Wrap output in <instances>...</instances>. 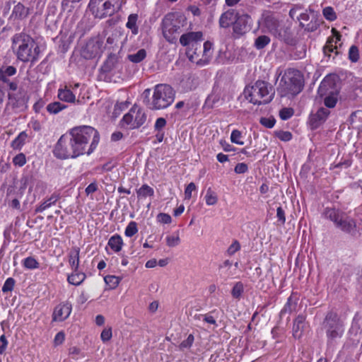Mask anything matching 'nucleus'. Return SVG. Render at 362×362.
Masks as SVG:
<instances>
[{
    "instance_id": "f257e3e1",
    "label": "nucleus",
    "mask_w": 362,
    "mask_h": 362,
    "mask_svg": "<svg viewBox=\"0 0 362 362\" xmlns=\"http://www.w3.org/2000/svg\"><path fill=\"white\" fill-rule=\"evenodd\" d=\"M68 134L81 155H90L96 148L100 141L98 132L90 126L74 127Z\"/></svg>"
},
{
    "instance_id": "f03ea898",
    "label": "nucleus",
    "mask_w": 362,
    "mask_h": 362,
    "mask_svg": "<svg viewBox=\"0 0 362 362\" xmlns=\"http://www.w3.org/2000/svg\"><path fill=\"white\" fill-rule=\"evenodd\" d=\"M12 49L17 59L23 62H34L40 54L38 44L30 35L23 33L13 37Z\"/></svg>"
},
{
    "instance_id": "7ed1b4c3",
    "label": "nucleus",
    "mask_w": 362,
    "mask_h": 362,
    "mask_svg": "<svg viewBox=\"0 0 362 362\" xmlns=\"http://www.w3.org/2000/svg\"><path fill=\"white\" fill-rule=\"evenodd\" d=\"M273 95L272 88L264 81H257L253 85L246 86L243 90L244 98L258 105L269 103Z\"/></svg>"
},
{
    "instance_id": "20e7f679",
    "label": "nucleus",
    "mask_w": 362,
    "mask_h": 362,
    "mask_svg": "<svg viewBox=\"0 0 362 362\" xmlns=\"http://www.w3.org/2000/svg\"><path fill=\"white\" fill-rule=\"evenodd\" d=\"M175 97V93L170 86L158 84L153 88L152 96L146 105L153 110L165 109L173 103Z\"/></svg>"
},
{
    "instance_id": "39448f33",
    "label": "nucleus",
    "mask_w": 362,
    "mask_h": 362,
    "mask_svg": "<svg viewBox=\"0 0 362 362\" xmlns=\"http://www.w3.org/2000/svg\"><path fill=\"white\" fill-rule=\"evenodd\" d=\"M303 86V79L300 72L294 69H288L282 76L277 90L281 97H293L302 90Z\"/></svg>"
},
{
    "instance_id": "423d86ee",
    "label": "nucleus",
    "mask_w": 362,
    "mask_h": 362,
    "mask_svg": "<svg viewBox=\"0 0 362 362\" xmlns=\"http://www.w3.org/2000/svg\"><path fill=\"white\" fill-rule=\"evenodd\" d=\"M187 25V18L180 13H169L163 21V33L164 37L170 43L175 42L177 35Z\"/></svg>"
},
{
    "instance_id": "0eeeda50",
    "label": "nucleus",
    "mask_w": 362,
    "mask_h": 362,
    "mask_svg": "<svg viewBox=\"0 0 362 362\" xmlns=\"http://www.w3.org/2000/svg\"><path fill=\"white\" fill-rule=\"evenodd\" d=\"M122 4V0H90L88 8L95 18L102 19L119 11Z\"/></svg>"
},
{
    "instance_id": "6e6552de",
    "label": "nucleus",
    "mask_w": 362,
    "mask_h": 362,
    "mask_svg": "<svg viewBox=\"0 0 362 362\" xmlns=\"http://www.w3.org/2000/svg\"><path fill=\"white\" fill-rule=\"evenodd\" d=\"M325 216L332 221L337 228L346 233H352L355 230L356 224L355 221L347 216L342 211L333 208L326 209L325 211Z\"/></svg>"
},
{
    "instance_id": "1a4fd4ad",
    "label": "nucleus",
    "mask_w": 362,
    "mask_h": 362,
    "mask_svg": "<svg viewBox=\"0 0 362 362\" xmlns=\"http://www.w3.org/2000/svg\"><path fill=\"white\" fill-rule=\"evenodd\" d=\"M53 153L60 159L75 158L81 156L69 134L62 135L59 138Z\"/></svg>"
},
{
    "instance_id": "9d476101",
    "label": "nucleus",
    "mask_w": 362,
    "mask_h": 362,
    "mask_svg": "<svg viewBox=\"0 0 362 362\" xmlns=\"http://www.w3.org/2000/svg\"><path fill=\"white\" fill-rule=\"evenodd\" d=\"M262 24L264 29L279 38L286 39L290 35L289 28L269 13L263 16Z\"/></svg>"
},
{
    "instance_id": "9b49d317",
    "label": "nucleus",
    "mask_w": 362,
    "mask_h": 362,
    "mask_svg": "<svg viewBox=\"0 0 362 362\" xmlns=\"http://www.w3.org/2000/svg\"><path fill=\"white\" fill-rule=\"evenodd\" d=\"M146 121V115L144 111L134 105L129 111L125 114L121 121L122 127L134 129L142 126Z\"/></svg>"
},
{
    "instance_id": "f8f14e48",
    "label": "nucleus",
    "mask_w": 362,
    "mask_h": 362,
    "mask_svg": "<svg viewBox=\"0 0 362 362\" xmlns=\"http://www.w3.org/2000/svg\"><path fill=\"white\" fill-rule=\"evenodd\" d=\"M104 49L103 38L95 37L86 43L81 52V54L86 59H93L100 57Z\"/></svg>"
},
{
    "instance_id": "ddd939ff",
    "label": "nucleus",
    "mask_w": 362,
    "mask_h": 362,
    "mask_svg": "<svg viewBox=\"0 0 362 362\" xmlns=\"http://www.w3.org/2000/svg\"><path fill=\"white\" fill-rule=\"evenodd\" d=\"M72 310V305L69 302H63L57 305L52 314V320L62 322L67 319Z\"/></svg>"
},
{
    "instance_id": "4468645a",
    "label": "nucleus",
    "mask_w": 362,
    "mask_h": 362,
    "mask_svg": "<svg viewBox=\"0 0 362 362\" xmlns=\"http://www.w3.org/2000/svg\"><path fill=\"white\" fill-rule=\"evenodd\" d=\"M203 40V33L202 31L188 32L180 36V43L184 47L192 46V47H194L197 42Z\"/></svg>"
},
{
    "instance_id": "2eb2a0df",
    "label": "nucleus",
    "mask_w": 362,
    "mask_h": 362,
    "mask_svg": "<svg viewBox=\"0 0 362 362\" xmlns=\"http://www.w3.org/2000/svg\"><path fill=\"white\" fill-rule=\"evenodd\" d=\"M250 18L247 15H238L233 23V33L238 37L244 35L249 30L248 21Z\"/></svg>"
},
{
    "instance_id": "dca6fc26",
    "label": "nucleus",
    "mask_w": 362,
    "mask_h": 362,
    "mask_svg": "<svg viewBox=\"0 0 362 362\" xmlns=\"http://www.w3.org/2000/svg\"><path fill=\"white\" fill-rule=\"evenodd\" d=\"M332 36L327 39L326 45L323 48L325 54L328 57H330L332 52H335L336 54L338 53L337 44L341 39V35L335 28L332 29Z\"/></svg>"
},
{
    "instance_id": "f3484780",
    "label": "nucleus",
    "mask_w": 362,
    "mask_h": 362,
    "mask_svg": "<svg viewBox=\"0 0 362 362\" xmlns=\"http://www.w3.org/2000/svg\"><path fill=\"white\" fill-rule=\"evenodd\" d=\"M327 326V336L328 338L333 339L341 336L343 329L341 325L337 320H331L329 317L325 320Z\"/></svg>"
},
{
    "instance_id": "a211bd4d",
    "label": "nucleus",
    "mask_w": 362,
    "mask_h": 362,
    "mask_svg": "<svg viewBox=\"0 0 362 362\" xmlns=\"http://www.w3.org/2000/svg\"><path fill=\"white\" fill-rule=\"evenodd\" d=\"M238 14L234 10H228L224 12L219 18V25L221 28H228L233 25Z\"/></svg>"
},
{
    "instance_id": "6ab92c4d",
    "label": "nucleus",
    "mask_w": 362,
    "mask_h": 362,
    "mask_svg": "<svg viewBox=\"0 0 362 362\" xmlns=\"http://www.w3.org/2000/svg\"><path fill=\"white\" fill-rule=\"evenodd\" d=\"M305 318L303 315H298L293 322V336L296 339H300L305 328Z\"/></svg>"
},
{
    "instance_id": "aec40b11",
    "label": "nucleus",
    "mask_w": 362,
    "mask_h": 362,
    "mask_svg": "<svg viewBox=\"0 0 362 362\" xmlns=\"http://www.w3.org/2000/svg\"><path fill=\"white\" fill-rule=\"evenodd\" d=\"M30 10L24 5L18 3L13 7L11 17L14 19L23 20L28 17Z\"/></svg>"
},
{
    "instance_id": "412c9836",
    "label": "nucleus",
    "mask_w": 362,
    "mask_h": 362,
    "mask_svg": "<svg viewBox=\"0 0 362 362\" xmlns=\"http://www.w3.org/2000/svg\"><path fill=\"white\" fill-rule=\"evenodd\" d=\"M79 254L80 248L78 247H73L69 255V263L74 270H77L79 266Z\"/></svg>"
},
{
    "instance_id": "4be33fe9",
    "label": "nucleus",
    "mask_w": 362,
    "mask_h": 362,
    "mask_svg": "<svg viewBox=\"0 0 362 362\" xmlns=\"http://www.w3.org/2000/svg\"><path fill=\"white\" fill-rule=\"evenodd\" d=\"M124 243L119 235H114L109 239L107 246L115 252H119L122 250Z\"/></svg>"
},
{
    "instance_id": "5701e85b",
    "label": "nucleus",
    "mask_w": 362,
    "mask_h": 362,
    "mask_svg": "<svg viewBox=\"0 0 362 362\" xmlns=\"http://www.w3.org/2000/svg\"><path fill=\"white\" fill-rule=\"evenodd\" d=\"M329 114V111L322 107L312 117L313 125L317 127L319 124L325 121L327 116Z\"/></svg>"
},
{
    "instance_id": "b1692460",
    "label": "nucleus",
    "mask_w": 362,
    "mask_h": 362,
    "mask_svg": "<svg viewBox=\"0 0 362 362\" xmlns=\"http://www.w3.org/2000/svg\"><path fill=\"white\" fill-rule=\"evenodd\" d=\"M58 98L60 100L66 103H74L76 100L75 95L66 87L59 89Z\"/></svg>"
},
{
    "instance_id": "393cba45",
    "label": "nucleus",
    "mask_w": 362,
    "mask_h": 362,
    "mask_svg": "<svg viewBox=\"0 0 362 362\" xmlns=\"http://www.w3.org/2000/svg\"><path fill=\"white\" fill-rule=\"evenodd\" d=\"M58 199V197L55 194H52L49 198L45 200L39 206H37L35 210V213H42L52 205H54Z\"/></svg>"
},
{
    "instance_id": "a878e982",
    "label": "nucleus",
    "mask_w": 362,
    "mask_h": 362,
    "mask_svg": "<svg viewBox=\"0 0 362 362\" xmlns=\"http://www.w3.org/2000/svg\"><path fill=\"white\" fill-rule=\"evenodd\" d=\"M350 122L353 128L358 129L362 133V111L358 110L352 113Z\"/></svg>"
},
{
    "instance_id": "bb28decb",
    "label": "nucleus",
    "mask_w": 362,
    "mask_h": 362,
    "mask_svg": "<svg viewBox=\"0 0 362 362\" xmlns=\"http://www.w3.org/2000/svg\"><path fill=\"white\" fill-rule=\"evenodd\" d=\"M86 279V274L83 272H79L77 270H74V272L68 276V281L69 284L74 286L80 285Z\"/></svg>"
},
{
    "instance_id": "cd10ccee",
    "label": "nucleus",
    "mask_w": 362,
    "mask_h": 362,
    "mask_svg": "<svg viewBox=\"0 0 362 362\" xmlns=\"http://www.w3.org/2000/svg\"><path fill=\"white\" fill-rule=\"evenodd\" d=\"M204 50L202 57V61H199L201 64H207L209 62L210 58L212 55L213 44L209 41H206L204 43Z\"/></svg>"
},
{
    "instance_id": "c85d7f7f",
    "label": "nucleus",
    "mask_w": 362,
    "mask_h": 362,
    "mask_svg": "<svg viewBox=\"0 0 362 362\" xmlns=\"http://www.w3.org/2000/svg\"><path fill=\"white\" fill-rule=\"evenodd\" d=\"M136 194L139 199H145L147 197H153L154 190L151 187L145 184L136 190Z\"/></svg>"
},
{
    "instance_id": "c756f323",
    "label": "nucleus",
    "mask_w": 362,
    "mask_h": 362,
    "mask_svg": "<svg viewBox=\"0 0 362 362\" xmlns=\"http://www.w3.org/2000/svg\"><path fill=\"white\" fill-rule=\"evenodd\" d=\"M186 54L190 62L196 63L199 66L206 65V64L199 63V61H202V58H199V54L197 53L196 49H194V47L189 48L186 52Z\"/></svg>"
},
{
    "instance_id": "7c9ffc66",
    "label": "nucleus",
    "mask_w": 362,
    "mask_h": 362,
    "mask_svg": "<svg viewBox=\"0 0 362 362\" xmlns=\"http://www.w3.org/2000/svg\"><path fill=\"white\" fill-rule=\"evenodd\" d=\"M23 266L28 269H36L40 267V263L33 257H28L22 262Z\"/></svg>"
},
{
    "instance_id": "2f4dec72",
    "label": "nucleus",
    "mask_w": 362,
    "mask_h": 362,
    "mask_svg": "<svg viewBox=\"0 0 362 362\" xmlns=\"http://www.w3.org/2000/svg\"><path fill=\"white\" fill-rule=\"evenodd\" d=\"M205 201L208 206H214L218 202V197L216 194L211 188H209L206 190Z\"/></svg>"
},
{
    "instance_id": "473e14b6",
    "label": "nucleus",
    "mask_w": 362,
    "mask_h": 362,
    "mask_svg": "<svg viewBox=\"0 0 362 362\" xmlns=\"http://www.w3.org/2000/svg\"><path fill=\"white\" fill-rule=\"evenodd\" d=\"M66 106L59 102H54L47 105L46 109L50 114H57L62 110L65 109Z\"/></svg>"
},
{
    "instance_id": "72a5a7b5",
    "label": "nucleus",
    "mask_w": 362,
    "mask_h": 362,
    "mask_svg": "<svg viewBox=\"0 0 362 362\" xmlns=\"http://www.w3.org/2000/svg\"><path fill=\"white\" fill-rule=\"evenodd\" d=\"M146 50L144 49H141L136 53L129 54L128 56V59L134 63H139L141 62L146 57Z\"/></svg>"
},
{
    "instance_id": "f704fd0d",
    "label": "nucleus",
    "mask_w": 362,
    "mask_h": 362,
    "mask_svg": "<svg viewBox=\"0 0 362 362\" xmlns=\"http://www.w3.org/2000/svg\"><path fill=\"white\" fill-rule=\"evenodd\" d=\"M136 21H137V15L136 14H131L128 17V21L127 23V27L132 30L133 34L136 35L138 33V28L136 27Z\"/></svg>"
},
{
    "instance_id": "c9c22d12",
    "label": "nucleus",
    "mask_w": 362,
    "mask_h": 362,
    "mask_svg": "<svg viewBox=\"0 0 362 362\" xmlns=\"http://www.w3.org/2000/svg\"><path fill=\"white\" fill-rule=\"evenodd\" d=\"M120 280L119 277L113 275L106 276L104 278L105 282L111 289L115 288L120 283Z\"/></svg>"
},
{
    "instance_id": "e433bc0d",
    "label": "nucleus",
    "mask_w": 362,
    "mask_h": 362,
    "mask_svg": "<svg viewBox=\"0 0 362 362\" xmlns=\"http://www.w3.org/2000/svg\"><path fill=\"white\" fill-rule=\"evenodd\" d=\"M27 136V134L25 132H21L18 136L12 141V147L13 148H21V147L25 143Z\"/></svg>"
},
{
    "instance_id": "4c0bfd02",
    "label": "nucleus",
    "mask_w": 362,
    "mask_h": 362,
    "mask_svg": "<svg viewBox=\"0 0 362 362\" xmlns=\"http://www.w3.org/2000/svg\"><path fill=\"white\" fill-rule=\"evenodd\" d=\"M165 240L167 245L170 247H176L180 243V238L177 233L168 235Z\"/></svg>"
},
{
    "instance_id": "58836bf2",
    "label": "nucleus",
    "mask_w": 362,
    "mask_h": 362,
    "mask_svg": "<svg viewBox=\"0 0 362 362\" xmlns=\"http://www.w3.org/2000/svg\"><path fill=\"white\" fill-rule=\"evenodd\" d=\"M270 42V38L266 35L258 37L255 42V46L257 49H261L265 47Z\"/></svg>"
},
{
    "instance_id": "ea45409f",
    "label": "nucleus",
    "mask_w": 362,
    "mask_h": 362,
    "mask_svg": "<svg viewBox=\"0 0 362 362\" xmlns=\"http://www.w3.org/2000/svg\"><path fill=\"white\" fill-rule=\"evenodd\" d=\"M322 14L327 21H333L337 19V14L331 6L325 7L322 11Z\"/></svg>"
},
{
    "instance_id": "a19ab883",
    "label": "nucleus",
    "mask_w": 362,
    "mask_h": 362,
    "mask_svg": "<svg viewBox=\"0 0 362 362\" xmlns=\"http://www.w3.org/2000/svg\"><path fill=\"white\" fill-rule=\"evenodd\" d=\"M138 232L137 224L134 221L129 223L125 228L124 234L127 237H132Z\"/></svg>"
},
{
    "instance_id": "79ce46f5",
    "label": "nucleus",
    "mask_w": 362,
    "mask_h": 362,
    "mask_svg": "<svg viewBox=\"0 0 362 362\" xmlns=\"http://www.w3.org/2000/svg\"><path fill=\"white\" fill-rule=\"evenodd\" d=\"M337 102V96L335 93H331L324 100V104L325 106L329 108L334 107Z\"/></svg>"
},
{
    "instance_id": "37998d69",
    "label": "nucleus",
    "mask_w": 362,
    "mask_h": 362,
    "mask_svg": "<svg viewBox=\"0 0 362 362\" xmlns=\"http://www.w3.org/2000/svg\"><path fill=\"white\" fill-rule=\"evenodd\" d=\"M16 284V281L14 279L9 277L8 278L1 288L3 293H8L13 290L14 286Z\"/></svg>"
},
{
    "instance_id": "c03bdc74",
    "label": "nucleus",
    "mask_w": 362,
    "mask_h": 362,
    "mask_svg": "<svg viewBox=\"0 0 362 362\" xmlns=\"http://www.w3.org/2000/svg\"><path fill=\"white\" fill-rule=\"evenodd\" d=\"M242 134L240 131L235 129L231 132L230 140L233 143L238 145H243L244 142L241 141Z\"/></svg>"
},
{
    "instance_id": "a18cd8bd",
    "label": "nucleus",
    "mask_w": 362,
    "mask_h": 362,
    "mask_svg": "<svg viewBox=\"0 0 362 362\" xmlns=\"http://www.w3.org/2000/svg\"><path fill=\"white\" fill-rule=\"evenodd\" d=\"M112 337V331L111 327H106L105 328L101 334H100V339L103 341V342L105 343L111 339Z\"/></svg>"
},
{
    "instance_id": "49530a36",
    "label": "nucleus",
    "mask_w": 362,
    "mask_h": 362,
    "mask_svg": "<svg viewBox=\"0 0 362 362\" xmlns=\"http://www.w3.org/2000/svg\"><path fill=\"white\" fill-rule=\"evenodd\" d=\"M349 58L353 62H356L358 61L359 58V53L357 47L351 46L350 47L349 51Z\"/></svg>"
},
{
    "instance_id": "de8ad7c7",
    "label": "nucleus",
    "mask_w": 362,
    "mask_h": 362,
    "mask_svg": "<svg viewBox=\"0 0 362 362\" xmlns=\"http://www.w3.org/2000/svg\"><path fill=\"white\" fill-rule=\"evenodd\" d=\"M243 292V285L240 282L235 284L232 290V296L234 298H239Z\"/></svg>"
},
{
    "instance_id": "09e8293b",
    "label": "nucleus",
    "mask_w": 362,
    "mask_h": 362,
    "mask_svg": "<svg viewBox=\"0 0 362 362\" xmlns=\"http://www.w3.org/2000/svg\"><path fill=\"white\" fill-rule=\"evenodd\" d=\"M293 115V110L292 108H283L279 112V116L283 120H286L291 117Z\"/></svg>"
},
{
    "instance_id": "8fccbe9b",
    "label": "nucleus",
    "mask_w": 362,
    "mask_h": 362,
    "mask_svg": "<svg viewBox=\"0 0 362 362\" xmlns=\"http://www.w3.org/2000/svg\"><path fill=\"white\" fill-rule=\"evenodd\" d=\"M13 163L15 165L20 167L24 165L26 163L25 155L23 153H19L16 155L13 159Z\"/></svg>"
},
{
    "instance_id": "3c124183",
    "label": "nucleus",
    "mask_w": 362,
    "mask_h": 362,
    "mask_svg": "<svg viewBox=\"0 0 362 362\" xmlns=\"http://www.w3.org/2000/svg\"><path fill=\"white\" fill-rule=\"evenodd\" d=\"M277 137L283 141H288L292 139V134L288 131H281L276 134Z\"/></svg>"
},
{
    "instance_id": "603ef678",
    "label": "nucleus",
    "mask_w": 362,
    "mask_h": 362,
    "mask_svg": "<svg viewBox=\"0 0 362 362\" xmlns=\"http://www.w3.org/2000/svg\"><path fill=\"white\" fill-rule=\"evenodd\" d=\"M196 189V185L194 182H190L185 188V199H190L192 197V193Z\"/></svg>"
},
{
    "instance_id": "864d4df0",
    "label": "nucleus",
    "mask_w": 362,
    "mask_h": 362,
    "mask_svg": "<svg viewBox=\"0 0 362 362\" xmlns=\"http://www.w3.org/2000/svg\"><path fill=\"white\" fill-rule=\"evenodd\" d=\"M157 218L158 221L161 223L168 224L172 222L171 216L169 214L165 213L159 214Z\"/></svg>"
},
{
    "instance_id": "5fc2aeb1",
    "label": "nucleus",
    "mask_w": 362,
    "mask_h": 362,
    "mask_svg": "<svg viewBox=\"0 0 362 362\" xmlns=\"http://www.w3.org/2000/svg\"><path fill=\"white\" fill-rule=\"evenodd\" d=\"M260 123L267 128H272L275 124V119L270 117H263L260 119Z\"/></svg>"
},
{
    "instance_id": "6e6d98bb",
    "label": "nucleus",
    "mask_w": 362,
    "mask_h": 362,
    "mask_svg": "<svg viewBox=\"0 0 362 362\" xmlns=\"http://www.w3.org/2000/svg\"><path fill=\"white\" fill-rule=\"evenodd\" d=\"M240 249V243L238 241H234L228 248V253L230 255H234Z\"/></svg>"
},
{
    "instance_id": "4d7b16f0",
    "label": "nucleus",
    "mask_w": 362,
    "mask_h": 362,
    "mask_svg": "<svg viewBox=\"0 0 362 362\" xmlns=\"http://www.w3.org/2000/svg\"><path fill=\"white\" fill-rule=\"evenodd\" d=\"M247 170V165L244 163H238L234 169L235 172L238 174L245 173Z\"/></svg>"
},
{
    "instance_id": "13d9d810",
    "label": "nucleus",
    "mask_w": 362,
    "mask_h": 362,
    "mask_svg": "<svg viewBox=\"0 0 362 362\" xmlns=\"http://www.w3.org/2000/svg\"><path fill=\"white\" fill-rule=\"evenodd\" d=\"M202 317H203V320L205 322L217 326L216 319L214 317V316L211 315V313L203 315Z\"/></svg>"
},
{
    "instance_id": "bf43d9fd",
    "label": "nucleus",
    "mask_w": 362,
    "mask_h": 362,
    "mask_svg": "<svg viewBox=\"0 0 362 362\" xmlns=\"http://www.w3.org/2000/svg\"><path fill=\"white\" fill-rule=\"evenodd\" d=\"M65 336L64 334L62 332H58L54 339V343L55 346H58L59 344H62L63 341H64Z\"/></svg>"
},
{
    "instance_id": "052dcab7",
    "label": "nucleus",
    "mask_w": 362,
    "mask_h": 362,
    "mask_svg": "<svg viewBox=\"0 0 362 362\" xmlns=\"http://www.w3.org/2000/svg\"><path fill=\"white\" fill-rule=\"evenodd\" d=\"M166 125V120L163 117H159L156 119L154 127L156 130L162 129Z\"/></svg>"
},
{
    "instance_id": "680f3d73",
    "label": "nucleus",
    "mask_w": 362,
    "mask_h": 362,
    "mask_svg": "<svg viewBox=\"0 0 362 362\" xmlns=\"http://www.w3.org/2000/svg\"><path fill=\"white\" fill-rule=\"evenodd\" d=\"M194 342V336L192 334H189L187 339L183 341L180 346L182 348H187V347H190L192 346V344H193Z\"/></svg>"
},
{
    "instance_id": "e2e57ef3",
    "label": "nucleus",
    "mask_w": 362,
    "mask_h": 362,
    "mask_svg": "<svg viewBox=\"0 0 362 362\" xmlns=\"http://www.w3.org/2000/svg\"><path fill=\"white\" fill-rule=\"evenodd\" d=\"M98 190V185L96 182H92L86 188V194L89 195Z\"/></svg>"
},
{
    "instance_id": "0e129e2a",
    "label": "nucleus",
    "mask_w": 362,
    "mask_h": 362,
    "mask_svg": "<svg viewBox=\"0 0 362 362\" xmlns=\"http://www.w3.org/2000/svg\"><path fill=\"white\" fill-rule=\"evenodd\" d=\"M69 354L73 358L76 359L78 356L81 354V349L76 346L71 347L69 350Z\"/></svg>"
},
{
    "instance_id": "69168bd1",
    "label": "nucleus",
    "mask_w": 362,
    "mask_h": 362,
    "mask_svg": "<svg viewBox=\"0 0 362 362\" xmlns=\"http://www.w3.org/2000/svg\"><path fill=\"white\" fill-rule=\"evenodd\" d=\"M276 216L279 221H281L282 223H284L286 221L285 215H284V211L281 207H278L276 209Z\"/></svg>"
},
{
    "instance_id": "338daca9",
    "label": "nucleus",
    "mask_w": 362,
    "mask_h": 362,
    "mask_svg": "<svg viewBox=\"0 0 362 362\" xmlns=\"http://www.w3.org/2000/svg\"><path fill=\"white\" fill-rule=\"evenodd\" d=\"M3 72L8 76H11L16 74V69L13 66H9Z\"/></svg>"
},
{
    "instance_id": "774afa93",
    "label": "nucleus",
    "mask_w": 362,
    "mask_h": 362,
    "mask_svg": "<svg viewBox=\"0 0 362 362\" xmlns=\"http://www.w3.org/2000/svg\"><path fill=\"white\" fill-rule=\"evenodd\" d=\"M217 160L220 163H225L228 160V156L226 154H223L222 153H219L217 156Z\"/></svg>"
}]
</instances>
